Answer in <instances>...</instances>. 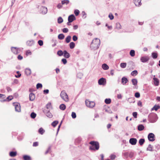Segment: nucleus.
I'll list each match as a JSON object with an SVG mask.
<instances>
[{"label":"nucleus","instance_id":"nucleus-1","mask_svg":"<svg viewBox=\"0 0 160 160\" xmlns=\"http://www.w3.org/2000/svg\"><path fill=\"white\" fill-rule=\"evenodd\" d=\"M100 44V39L97 38H95L93 40L91 44V48L92 50H95L98 48Z\"/></svg>","mask_w":160,"mask_h":160},{"label":"nucleus","instance_id":"nucleus-2","mask_svg":"<svg viewBox=\"0 0 160 160\" xmlns=\"http://www.w3.org/2000/svg\"><path fill=\"white\" fill-rule=\"evenodd\" d=\"M91 145L89 146V150L95 151L99 149V143L98 142L91 141L89 142Z\"/></svg>","mask_w":160,"mask_h":160},{"label":"nucleus","instance_id":"nucleus-3","mask_svg":"<svg viewBox=\"0 0 160 160\" xmlns=\"http://www.w3.org/2000/svg\"><path fill=\"white\" fill-rule=\"evenodd\" d=\"M158 119L157 115L155 113H152L148 115L149 121L152 123L155 122Z\"/></svg>","mask_w":160,"mask_h":160},{"label":"nucleus","instance_id":"nucleus-4","mask_svg":"<svg viewBox=\"0 0 160 160\" xmlns=\"http://www.w3.org/2000/svg\"><path fill=\"white\" fill-rule=\"evenodd\" d=\"M60 96L65 101H68V96L67 94L65 92L63 91H62L60 94Z\"/></svg>","mask_w":160,"mask_h":160},{"label":"nucleus","instance_id":"nucleus-5","mask_svg":"<svg viewBox=\"0 0 160 160\" xmlns=\"http://www.w3.org/2000/svg\"><path fill=\"white\" fill-rule=\"evenodd\" d=\"M85 103L87 107L91 108H93L95 105V103L94 102H90L88 100L85 101Z\"/></svg>","mask_w":160,"mask_h":160},{"label":"nucleus","instance_id":"nucleus-6","mask_svg":"<svg viewBox=\"0 0 160 160\" xmlns=\"http://www.w3.org/2000/svg\"><path fill=\"white\" fill-rule=\"evenodd\" d=\"M40 12L41 13L43 14H45L47 12L48 10L47 8L43 6H41L40 8Z\"/></svg>","mask_w":160,"mask_h":160},{"label":"nucleus","instance_id":"nucleus-7","mask_svg":"<svg viewBox=\"0 0 160 160\" xmlns=\"http://www.w3.org/2000/svg\"><path fill=\"white\" fill-rule=\"evenodd\" d=\"M13 104L15 106L16 111L18 112H20L21 111V108L20 104L18 103H15Z\"/></svg>","mask_w":160,"mask_h":160},{"label":"nucleus","instance_id":"nucleus-8","mask_svg":"<svg viewBox=\"0 0 160 160\" xmlns=\"http://www.w3.org/2000/svg\"><path fill=\"white\" fill-rule=\"evenodd\" d=\"M154 135L152 133H149L148 135V140L152 142L154 141Z\"/></svg>","mask_w":160,"mask_h":160},{"label":"nucleus","instance_id":"nucleus-9","mask_svg":"<svg viewBox=\"0 0 160 160\" xmlns=\"http://www.w3.org/2000/svg\"><path fill=\"white\" fill-rule=\"evenodd\" d=\"M137 139L135 138H132L129 139V143L132 145H135L137 143Z\"/></svg>","mask_w":160,"mask_h":160},{"label":"nucleus","instance_id":"nucleus-10","mask_svg":"<svg viewBox=\"0 0 160 160\" xmlns=\"http://www.w3.org/2000/svg\"><path fill=\"white\" fill-rule=\"evenodd\" d=\"M76 19V18L73 14L70 15L68 17V21L69 22H72Z\"/></svg>","mask_w":160,"mask_h":160},{"label":"nucleus","instance_id":"nucleus-11","mask_svg":"<svg viewBox=\"0 0 160 160\" xmlns=\"http://www.w3.org/2000/svg\"><path fill=\"white\" fill-rule=\"evenodd\" d=\"M149 58L147 56L142 57H141L140 60L142 62H145L148 61Z\"/></svg>","mask_w":160,"mask_h":160},{"label":"nucleus","instance_id":"nucleus-12","mask_svg":"<svg viewBox=\"0 0 160 160\" xmlns=\"http://www.w3.org/2000/svg\"><path fill=\"white\" fill-rule=\"evenodd\" d=\"M11 50L12 52H13L15 54H17L19 53L18 52V48H17L15 47H12L11 48Z\"/></svg>","mask_w":160,"mask_h":160},{"label":"nucleus","instance_id":"nucleus-13","mask_svg":"<svg viewBox=\"0 0 160 160\" xmlns=\"http://www.w3.org/2000/svg\"><path fill=\"white\" fill-rule=\"evenodd\" d=\"M106 82L105 79L103 78H101L98 81V83L99 85H104V82Z\"/></svg>","mask_w":160,"mask_h":160},{"label":"nucleus","instance_id":"nucleus-14","mask_svg":"<svg viewBox=\"0 0 160 160\" xmlns=\"http://www.w3.org/2000/svg\"><path fill=\"white\" fill-rule=\"evenodd\" d=\"M141 0H134V3L136 6H140L141 4Z\"/></svg>","mask_w":160,"mask_h":160},{"label":"nucleus","instance_id":"nucleus-15","mask_svg":"<svg viewBox=\"0 0 160 160\" xmlns=\"http://www.w3.org/2000/svg\"><path fill=\"white\" fill-rule=\"evenodd\" d=\"M128 82V79L127 78L123 77L122 78V83L123 85H125Z\"/></svg>","mask_w":160,"mask_h":160},{"label":"nucleus","instance_id":"nucleus-16","mask_svg":"<svg viewBox=\"0 0 160 160\" xmlns=\"http://www.w3.org/2000/svg\"><path fill=\"white\" fill-rule=\"evenodd\" d=\"M25 72L27 76L30 75L31 73V70L29 68H27L25 70Z\"/></svg>","mask_w":160,"mask_h":160},{"label":"nucleus","instance_id":"nucleus-17","mask_svg":"<svg viewBox=\"0 0 160 160\" xmlns=\"http://www.w3.org/2000/svg\"><path fill=\"white\" fill-rule=\"evenodd\" d=\"M29 98L31 101L34 100L35 98V95L33 93H30L29 94Z\"/></svg>","mask_w":160,"mask_h":160},{"label":"nucleus","instance_id":"nucleus-18","mask_svg":"<svg viewBox=\"0 0 160 160\" xmlns=\"http://www.w3.org/2000/svg\"><path fill=\"white\" fill-rule=\"evenodd\" d=\"M63 56L65 58H68L70 57V55L66 50H64V51Z\"/></svg>","mask_w":160,"mask_h":160},{"label":"nucleus","instance_id":"nucleus-19","mask_svg":"<svg viewBox=\"0 0 160 160\" xmlns=\"http://www.w3.org/2000/svg\"><path fill=\"white\" fill-rule=\"evenodd\" d=\"M153 79L154 80V83L155 86H158L159 83V81L158 79V78H153Z\"/></svg>","mask_w":160,"mask_h":160},{"label":"nucleus","instance_id":"nucleus-20","mask_svg":"<svg viewBox=\"0 0 160 160\" xmlns=\"http://www.w3.org/2000/svg\"><path fill=\"white\" fill-rule=\"evenodd\" d=\"M160 106L159 105H155L152 108V110H155L157 111L158 109L160 108Z\"/></svg>","mask_w":160,"mask_h":160},{"label":"nucleus","instance_id":"nucleus-21","mask_svg":"<svg viewBox=\"0 0 160 160\" xmlns=\"http://www.w3.org/2000/svg\"><path fill=\"white\" fill-rule=\"evenodd\" d=\"M34 44V42L33 40L28 41L27 42V44L28 46H32Z\"/></svg>","mask_w":160,"mask_h":160},{"label":"nucleus","instance_id":"nucleus-22","mask_svg":"<svg viewBox=\"0 0 160 160\" xmlns=\"http://www.w3.org/2000/svg\"><path fill=\"white\" fill-rule=\"evenodd\" d=\"M17 153L16 152L12 151L10 152L9 155L12 157H14L17 155Z\"/></svg>","mask_w":160,"mask_h":160},{"label":"nucleus","instance_id":"nucleus-23","mask_svg":"<svg viewBox=\"0 0 160 160\" xmlns=\"http://www.w3.org/2000/svg\"><path fill=\"white\" fill-rule=\"evenodd\" d=\"M153 146H152L151 144H149L147 148V150L150 151H153Z\"/></svg>","mask_w":160,"mask_h":160},{"label":"nucleus","instance_id":"nucleus-24","mask_svg":"<svg viewBox=\"0 0 160 160\" xmlns=\"http://www.w3.org/2000/svg\"><path fill=\"white\" fill-rule=\"evenodd\" d=\"M134 98H131L128 99V101L130 103H134L135 102Z\"/></svg>","mask_w":160,"mask_h":160},{"label":"nucleus","instance_id":"nucleus-25","mask_svg":"<svg viewBox=\"0 0 160 160\" xmlns=\"http://www.w3.org/2000/svg\"><path fill=\"white\" fill-rule=\"evenodd\" d=\"M102 68L105 70H108L109 68V67L106 64H103L102 65Z\"/></svg>","mask_w":160,"mask_h":160},{"label":"nucleus","instance_id":"nucleus-26","mask_svg":"<svg viewBox=\"0 0 160 160\" xmlns=\"http://www.w3.org/2000/svg\"><path fill=\"white\" fill-rule=\"evenodd\" d=\"M132 82L133 85L135 86L137 85L138 81L136 79H132Z\"/></svg>","mask_w":160,"mask_h":160},{"label":"nucleus","instance_id":"nucleus-27","mask_svg":"<svg viewBox=\"0 0 160 160\" xmlns=\"http://www.w3.org/2000/svg\"><path fill=\"white\" fill-rule=\"evenodd\" d=\"M145 142V139L144 138H141L139 141V144L142 146Z\"/></svg>","mask_w":160,"mask_h":160},{"label":"nucleus","instance_id":"nucleus-28","mask_svg":"<svg viewBox=\"0 0 160 160\" xmlns=\"http://www.w3.org/2000/svg\"><path fill=\"white\" fill-rule=\"evenodd\" d=\"M65 36L63 34H60L58 36V38L60 40H62L64 38Z\"/></svg>","mask_w":160,"mask_h":160},{"label":"nucleus","instance_id":"nucleus-29","mask_svg":"<svg viewBox=\"0 0 160 160\" xmlns=\"http://www.w3.org/2000/svg\"><path fill=\"white\" fill-rule=\"evenodd\" d=\"M23 158L24 160H30L31 159V158L30 156L25 155L23 156Z\"/></svg>","mask_w":160,"mask_h":160},{"label":"nucleus","instance_id":"nucleus-30","mask_svg":"<svg viewBox=\"0 0 160 160\" xmlns=\"http://www.w3.org/2000/svg\"><path fill=\"white\" fill-rule=\"evenodd\" d=\"M46 114L48 117L49 118H51L52 117V114L49 111H48L46 112Z\"/></svg>","mask_w":160,"mask_h":160},{"label":"nucleus","instance_id":"nucleus-31","mask_svg":"<svg viewBox=\"0 0 160 160\" xmlns=\"http://www.w3.org/2000/svg\"><path fill=\"white\" fill-rule=\"evenodd\" d=\"M138 74V72L137 70H135L132 71L131 73V75L135 76H136Z\"/></svg>","mask_w":160,"mask_h":160},{"label":"nucleus","instance_id":"nucleus-32","mask_svg":"<svg viewBox=\"0 0 160 160\" xmlns=\"http://www.w3.org/2000/svg\"><path fill=\"white\" fill-rule=\"evenodd\" d=\"M75 46V44L74 42H72L69 44L70 48L72 49Z\"/></svg>","mask_w":160,"mask_h":160},{"label":"nucleus","instance_id":"nucleus-33","mask_svg":"<svg viewBox=\"0 0 160 160\" xmlns=\"http://www.w3.org/2000/svg\"><path fill=\"white\" fill-rule=\"evenodd\" d=\"M66 106L64 104H61L59 107L62 110H64L66 109Z\"/></svg>","mask_w":160,"mask_h":160},{"label":"nucleus","instance_id":"nucleus-34","mask_svg":"<svg viewBox=\"0 0 160 160\" xmlns=\"http://www.w3.org/2000/svg\"><path fill=\"white\" fill-rule=\"evenodd\" d=\"M122 27L119 23L117 22L116 24V28L117 29H120Z\"/></svg>","mask_w":160,"mask_h":160},{"label":"nucleus","instance_id":"nucleus-35","mask_svg":"<svg viewBox=\"0 0 160 160\" xmlns=\"http://www.w3.org/2000/svg\"><path fill=\"white\" fill-rule=\"evenodd\" d=\"M71 37L70 36H68L66 38V42L68 43L70 42L71 41Z\"/></svg>","mask_w":160,"mask_h":160},{"label":"nucleus","instance_id":"nucleus-36","mask_svg":"<svg viewBox=\"0 0 160 160\" xmlns=\"http://www.w3.org/2000/svg\"><path fill=\"white\" fill-rule=\"evenodd\" d=\"M152 56L153 58L156 59L157 58L158 54L156 52H153L152 53Z\"/></svg>","mask_w":160,"mask_h":160},{"label":"nucleus","instance_id":"nucleus-37","mask_svg":"<svg viewBox=\"0 0 160 160\" xmlns=\"http://www.w3.org/2000/svg\"><path fill=\"white\" fill-rule=\"evenodd\" d=\"M144 128V126L141 124L138 125V130H143Z\"/></svg>","mask_w":160,"mask_h":160},{"label":"nucleus","instance_id":"nucleus-38","mask_svg":"<svg viewBox=\"0 0 160 160\" xmlns=\"http://www.w3.org/2000/svg\"><path fill=\"white\" fill-rule=\"evenodd\" d=\"M64 52H63L62 51L60 50H59L57 52V54L59 56H61L63 54Z\"/></svg>","mask_w":160,"mask_h":160},{"label":"nucleus","instance_id":"nucleus-39","mask_svg":"<svg viewBox=\"0 0 160 160\" xmlns=\"http://www.w3.org/2000/svg\"><path fill=\"white\" fill-rule=\"evenodd\" d=\"M69 1L68 0H64L62 1V4L63 5L66 4V5L68 4L69 3Z\"/></svg>","mask_w":160,"mask_h":160},{"label":"nucleus","instance_id":"nucleus-40","mask_svg":"<svg viewBox=\"0 0 160 160\" xmlns=\"http://www.w3.org/2000/svg\"><path fill=\"white\" fill-rule=\"evenodd\" d=\"M111 101V99L110 98H106L105 100V102L107 104H110Z\"/></svg>","mask_w":160,"mask_h":160},{"label":"nucleus","instance_id":"nucleus-41","mask_svg":"<svg viewBox=\"0 0 160 160\" xmlns=\"http://www.w3.org/2000/svg\"><path fill=\"white\" fill-rule=\"evenodd\" d=\"M58 122L57 121H55L52 123V125L54 127H55L58 123Z\"/></svg>","mask_w":160,"mask_h":160},{"label":"nucleus","instance_id":"nucleus-42","mask_svg":"<svg viewBox=\"0 0 160 160\" xmlns=\"http://www.w3.org/2000/svg\"><path fill=\"white\" fill-rule=\"evenodd\" d=\"M63 22V20L61 17H59L58 19V23H61Z\"/></svg>","mask_w":160,"mask_h":160},{"label":"nucleus","instance_id":"nucleus-43","mask_svg":"<svg viewBox=\"0 0 160 160\" xmlns=\"http://www.w3.org/2000/svg\"><path fill=\"white\" fill-rule=\"evenodd\" d=\"M127 64L126 63H121L120 64V67L122 68H125L126 67Z\"/></svg>","mask_w":160,"mask_h":160},{"label":"nucleus","instance_id":"nucleus-44","mask_svg":"<svg viewBox=\"0 0 160 160\" xmlns=\"http://www.w3.org/2000/svg\"><path fill=\"white\" fill-rule=\"evenodd\" d=\"M135 52L134 50H132L130 52V54L132 57H134L135 56Z\"/></svg>","mask_w":160,"mask_h":160},{"label":"nucleus","instance_id":"nucleus-45","mask_svg":"<svg viewBox=\"0 0 160 160\" xmlns=\"http://www.w3.org/2000/svg\"><path fill=\"white\" fill-rule=\"evenodd\" d=\"M46 108L47 109H50L51 108V103H48L46 106Z\"/></svg>","mask_w":160,"mask_h":160},{"label":"nucleus","instance_id":"nucleus-46","mask_svg":"<svg viewBox=\"0 0 160 160\" xmlns=\"http://www.w3.org/2000/svg\"><path fill=\"white\" fill-rule=\"evenodd\" d=\"M36 116V114L34 112L31 113V117L32 118H34Z\"/></svg>","mask_w":160,"mask_h":160},{"label":"nucleus","instance_id":"nucleus-47","mask_svg":"<svg viewBox=\"0 0 160 160\" xmlns=\"http://www.w3.org/2000/svg\"><path fill=\"white\" fill-rule=\"evenodd\" d=\"M79 12V11L78 10L76 9L74 11V13L75 15L77 16L78 15Z\"/></svg>","mask_w":160,"mask_h":160},{"label":"nucleus","instance_id":"nucleus-48","mask_svg":"<svg viewBox=\"0 0 160 160\" xmlns=\"http://www.w3.org/2000/svg\"><path fill=\"white\" fill-rule=\"evenodd\" d=\"M36 87L37 89H38L40 88H42V85L41 83H38Z\"/></svg>","mask_w":160,"mask_h":160},{"label":"nucleus","instance_id":"nucleus-49","mask_svg":"<svg viewBox=\"0 0 160 160\" xmlns=\"http://www.w3.org/2000/svg\"><path fill=\"white\" fill-rule=\"evenodd\" d=\"M38 44L40 46H42L43 45V41L42 40H39L38 41Z\"/></svg>","mask_w":160,"mask_h":160},{"label":"nucleus","instance_id":"nucleus-50","mask_svg":"<svg viewBox=\"0 0 160 160\" xmlns=\"http://www.w3.org/2000/svg\"><path fill=\"white\" fill-rule=\"evenodd\" d=\"M71 115L73 118H75L76 117V113L74 112H72Z\"/></svg>","mask_w":160,"mask_h":160},{"label":"nucleus","instance_id":"nucleus-51","mask_svg":"<svg viewBox=\"0 0 160 160\" xmlns=\"http://www.w3.org/2000/svg\"><path fill=\"white\" fill-rule=\"evenodd\" d=\"M13 98V97L12 96H8L7 99H8V101H10L12 100Z\"/></svg>","mask_w":160,"mask_h":160},{"label":"nucleus","instance_id":"nucleus-52","mask_svg":"<svg viewBox=\"0 0 160 160\" xmlns=\"http://www.w3.org/2000/svg\"><path fill=\"white\" fill-rule=\"evenodd\" d=\"M62 31L64 33H67L68 31V30L67 28H65L63 29Z\"/></svg>","mask_w":160,"mask_h":160},{"label":"nucleus","instance_id":"nucleus-53","mask_svg":"<svg viewBox=\"0 0 160 160\" xmlns=\"http://www.w3.org/2000/svg\"><path fill=\"white\" fill-rule=\"evenodd\" d=\"M135 96L137 98H138L140 97V94L139 93L137 92L135 93Z\"/></svg>","mask_w":160,"mask_h":160},{"label":"nucleus","instance_id":"nucleus-54","mask_svg":"<svg viewBox=\"0 0 160 160\" xmlns=\"http://www.w3.org/2000/svg\"><path fill=\"white\" fill-rule=\"evenodd\" d=\"M78 37L76 35H74L72 37V39L73 41H76L78 40Z\"/></svg>","mask_w":160,"mask_h":160},{"label":"nucleus","instance_id":"nucleus-55","mask_svg":"<svg viewBox=\"0 0 160 160\" xmlns=\"http://www.w3.org/2000/svg\"><path fill=\"white\" fill-rule=\"evenodd\" d=\"M62 62L64 64H65L67 63V60L65 58H63L62 59Z\"/></svg>","mask_w":160,"mask_h":160},{"label":"nucleus","instance_id":"nucleus-56","mask_svg":"<svg viewBox=\"0 0 160 160\" xmlns=\"http://www.w3.org/2000/svg\"><path fill=\"white\" fill-rule=\"evenodd\" d=\"M82 14L83 17H84V18H85L86 17V13L84 11H82Z\"/></svg>","mask_w":160,"mask_h":160},{"label":"nucleus","instance_id":"nucleus-57","mask_svg":"<svg viewBox=\"0 0 160 160\" xmlns=\"http://www.w3.org/2000/svg\"><path fill=\"white\" fill-rule=\"evenodd\" d=\"M108 17L110 18V19L112 20L114 18V16L111 14H109L108 15Z\"/></svg>","mask_w":160,"mask_h":160},{"label":"nucleus","instance_id":"nucleus-58","mask_svg":"<svg viewBox=\"0 0 160 160\" xmlns=\"http://www.w3.org/2000/svg\"><path fill=\"white\" fill-rule=\"evenodd\" d=\"M51 149V147L50 146L48 148V149L46 151V152H45V154H47L50 151Z\"/></svg>","mask_w":160,"mask_h":160},{"label":"nucleus","instance_id":"nucleus-59","mask_svg":"<svg viewBox=\"0 0 160 160\" xmlns=\"http://www.w3.org/2000/svg\"><path fill=\"white\" fill-rule=\"evenodd\" d=\"M132 115L135 118H137V113L136 112H134L132 113Z\"/></svg>","mask_w":160,"mask_h":160},{"label":"nucleus","instance_id":"nucleus-60","mask_svg":"<svg viewBox=\"0 0 160 160\" xmlns=\"http://www.w3.org/2000/svg\"><path fill=\"white\" fill-rule=\"evenodd\" d=\"M81 138H77L75 140V142H78V143H79L81 142Z\"/></svg>","mask_w":160,"mask_h":160},{"label":"nucleus","instance_id":"nucleus-61","mask_svg":"<svg viewBox=\"0 0 160 160\" xmlns=\"http://www.w3.org/2000/svg\"><path fill=\"white\" fill-rule=\"evenodd\" d=\"M38 142H33V146L37 147L38 146Z\"/></svg>","mask_w":160,"mask_h":160},{"label":"nucleus","instance_id":"nucleus-62","mask_svg":"<svg viewBox=\"0 0 160 160\" xmlns=\"http://www.w3.org/2000/svg\"><path fill=\"white\" fill-rule=\"evenodd\" d=\"M138 105L140 107H142V102L140 101H138Z\"/></svg>","mask_w":160,"mask_h":160},{"label":"nucleus","instance_id":"nucleus-63","mask_svg":"<svg viewBox=\"0 0 160 160\" xmlns=\"http://www.w3.org/2000/svg\"><path fill=\"white\" fill-rule=\"evenodd\" d=\"M116 156L114 155H112L111 156L110 158L111 159L113 160L114 159L116 158Z\"/></svg>","mask_w":160,"mask_h":160},{"label":"nucleus","instance_id":"nucleus-64","mask_svg":"<svg viewBox=\"0 0 160 160\" xmlns=\"http://www.w3.org/2000/svg\"><path fill=\"white\" fill-rule=\"evenodd\" d=\"M57 7L58 8L60 9L62 8V6L61 3H59L58 4Z\"/></svg>","mask_w":160,"mask_h":160}]
</instances>
